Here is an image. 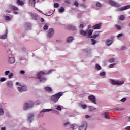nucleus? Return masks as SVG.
Returning <instances> with one entry per match:
<instances>
[{
	"label": "nucleus",
	"instance_id": "f257e3e1",
	"mask_svg": "<svg viewBox=\"0 0 130 130\" xmlns=\"http://www.w3.org/2000/svg\"><path fill=\"white\" fill-rule=\"evenodd\" d=\"M53 72V70L51 69L48 71V72H44L43 71H40L37 75V78L39 79L40 82H43L44 81H46V78L44 77L45 75H49L51 73Z\"/></svg>",
	"mask_w": 130,
	"mask_h": 130
},
{
	"label": "nucleus",
	"instance_id": "f03ea898",
	"mask_svg": "<svg viewBox=\"0 0 130 130\" xmlns=\"http://www.w3.org/2000/svg\"><path fill=\"white\" fill-rule=\"evenodd\" d=\"M62 95H63L62 92H58L54 95H52L51 97V101H53V102H57L59 98H60Z\"/></svg>",
	"mask_w": 130,
	"mask_h": 130
},
{
	"label": "nucleus",
	"instance_id": "7ed1b4c3",
	"mask_svg": "<svg viewBox=\"0 0 130 130\" xmlns=\"http://www.w3.org/2000/svg\"><path fill=\"white\" fill-rule=\"evenodd\" d=\"M110 83L111 84V85H123L124 84V81H116L115 80L110 79Z\"/></svg>",
	"mask_w": 130,
	"mask_h": 130
},
{
	"label": "nucleus",
	"instance_id": "20e7f679",
	"mask_svg": "<svg viewBox=\"0 0 130 130\" xmlns=\"http://www.w3.org/2000/svg\"><path fill=\"white\" fill-rule=\"evenodd\" d=\"M87 122L84 121L82 123V125L78 127V130H87Z\"/></svg>",
	"mask_w": 130,
	"mask_h": 130
},
{
	"label": "nucleus",
	"instance_id": "39448f33",
	"mask_svg": "<svg viewBox=\"0 0 130 130\" xmlns=\"http://www.w3.org/2000/svg\"><path fill=\"white\" fill-rule=\"evenodd\" d=\"M88 99L92 103H93L94 104H97V103L96 102V96H95L93 95H90L88 96Z\"/></svg>",
	"mask_w": 130,
	"mask_h": 130
},
{
	"label": "nucleus",
	"instance_id": "423d86ee",
	"mask_svg": "<svg viewBox=\"0 0 130 130\" xmlns=\"http://www.w3.org/2000/svg\"><path fill=\"white\" fill-rule=\"evenodd\" d=\"M109 3L112 7H115L116 8H119L120 7V4L113 1V0H109Z\"/></svg>",
	"mask_w": 130,
	"mask_h": 130
},
{
	"label": "nucleus",
	"instance_id": "0eeeda50",
	"mask_svg": "<svg viewBox=\"0 0 130 130\" xmlns=\"http://www.w3.org/2000/svg\"><path fill=\"white\" fill-rule=\"evenodd\" d=\"M101 27H102V23H100L92 26V28L94 30H99L101 29Z\"/></svg>",
	"mask_w": 130,
	"mask_h": 130
},
{
	"label": "nucleus",
	"instance_id": "6e6552de",
	"mask_svg": "<svg viewBox=\"0 0 130 130\" xmlns=\"http://www.w3.org/2000/svg\"><path fill=\"white\" fill-rule=\"evenodd\" d=\"M53 34H54V30L52 28H50L48 31L47 36L52 37V36H53Z\"/></svg>",
	"mask_w": 130,
	"mask_h": 130
},
{
	"label": "nucleus",
	"instance_id": "1a4fd4ad",
	"mask_svg": "<svg viewBox=\"0 0 130 130\" xmlns=\"http://www.w3.org/2000/svg\"><path fill=\"white\" fill-rule=\"evenodd\" d=\"M128 9H130V5H126L125 6L120 8L118 9V11H122L125 10H128Z\"/></svg>",
	"mask_w": 130,
	"mask_h": 130
},
{
	"label": "nucleus",
	"instance_id": "9d476101",
	"mask_svg": "<svg viewBox=\"0 0 130 130\" xmlns=\"http://www.w3.org/2000/svg\"><path fill=\"white\" fill-rule=\"evenodd\" d=\"M33 102H31V104H25V105L24 106V109L26 110V109H28V108H31L33 107Z\"/></svg>",
	"mask_w": 130,
	"mask_h": 130
},
{
	"label": "nucleus",
	"instance_id": "9b49d317",
	"mask_svg": "<svg viewBox=\"0 0 130 130\" xmlns=\"http://www.w3.org/2000/svg\"><path fill=\"white\" fill-rule=\"evenodd\" d=\"M17 89L19 92H25V91H27V87L24 86L22 87H18Z\"/></svg>",
	"mask_w": 130,
	"mask_h": 130
},
{
	"label": "nucleus",
	"instance_id": "f8f14e48",
	"mask_svg": "<svg viewBox=\"0 0 130 130\" xmlns=\"http://www.w3.org/2000/svg\"><path fill=\"white\" fill-rule=\"evenodd\" d=\"M8 62L10 64H13V63H15V58L12 57H9L8 58Z\"/></svg>",
	"mask_w": 130,
	"mask_h": 130
},
{
	"label": "nucleus",
	"instance_id": "ddd939ff",
	"mask_svg": "<svg viewBox=\"0 0 130 130\" xmlns=\"http://www.w3.org/2000/svg\"><path fill=\"white\" fill-rule=\"evenodd\" d=\"M8 36V29H6L5 30V34L2 36H0V39H6Z\"/></svg>",
	"mask_w": 130,
	"mask_h": 130
},
{
	"label": "nucleus",
	"instance_id": "4468645a",
	"mask_svg": "<svg viewBox=\"0 0 130 130\" xmlns=\"http://www.w3.org/2000/svg\"><path fill=\"white\" fill-rule=\"evenodd\" d=\"M34 119V115L33 114H29L28 115V120L29 121V123H31L32 122V120Z\"/></svg>",
	"mask_w": 130,
	"mask_h": 130
},
{
	"label": "nucleus",
	"instance_id": "2eb2a0df",
	"mask_svg": "<svg viewBox=\"0 0 130 130\" xmlns=\"http://www.w3.org/2000/svg\"><path fill=\"white\" fill-rule=\"evenodd\" d=\"M113 41L112 40L107 39L106 41V44L107 46H110L112 44Z\"/></svg>",
	"mask_w": 130,
	"mask_h": 130
},
{
	"label": "nucleus",
	"instance_id": "dca6fc26",
	"mask_svg": "<svg viewBox=\"0 0 130 130\" xmlns=\"http://www.w3.org/2000/svg\"><path fill=\"white\" fill-rule=\"evenodd\" d=\"M30 17L32 18L33 20H37V15L36 14H34L32 12L29 13Z\"/></svg>",
	"mask_w": 130,
	"mask_h": 130
},
{
	"label": "nucleus",
	"instance_id": "f3484780",
	"mask_svg": "<svg viewBox=\"0 0 130 130\" xmlns=\"http://www.w3.org/2000/svg\"><path fill=\"white\" fill-rule=\"evenodd\" d=\"M68 28L69 30H71V31H75L76 30V27L72 25H69L68 26Z\"/></svg>",
	"mask_w": 130,
	"mask_h": 130
},
{
	"label": "nucleus",
	"instance_id": "a211bd4d",
	"mask_svg": "<svg viewBox=\"0 0 130 130\" xmlns=\"http://www.w3.org/2000/svg\"><path fill=\"white\" fill-rule=\"evenodd\" d=\"M79 32L82 36H87V31L85 30L81 29L79 31Z\"/></svg>",
	"mask_w": 130,
	"mask_h": 130
},
{
	"label": "nucleus",
	"instance_id": "6ab92c4d",
	"mask_svg": "<svg viewBox=\"0 0 130 130\" xmlns=\"http://www.w3.org/2000/svg\"><path fill=\"white\" fill-rule=\"evenodd\" d=\"M7 86L9 88H12L13 87V83L11 81H8L7 82Z\"/></svg>",
	"mask_w": 130,
	"mask_h": 130
},
{
	"label": "nucleus",
	"instance_id": "aec40b11",
	"mask_svg": "<svg viewBox=\"0 0 130 130\" xmlns=\"http://www.w3.org/2000/svg\"><path fill=\"white\" fill-rule=\"evenodd\" d=\"M50 111H52V109H44L41 111L42 112H49Z\"/></svg>",
	"mask_w": 130,
	"mask_h": 130
},
{
	"label": "nucleus",
	"instance_id": "412c9836",
	"mask_svg": "<svg viewBox=\"0 0 130 130\" xmlns=\"http://www.w3.org/2000/svg\"><path fill=\"white\" fill-rule=\"evenodd\" d=\"M16 4L19 6H24V2L21 1V0H17Z\"/></svg>",
	"mask_w": 130,
	"mask_h": 130
},
{
	"label": "nucleus",
	"instance_id": "4be33fe9",
	"mask_svg": "<svg viewBox=\"0 0 130 130\" xmlns=\"http://www.w3.org/2000/svg\"><path fill=\"white\" fill-rule=\"evenodd\" d=\"M74 39V38L72 36L68 37L67 39V42L69 43V42H72L73 41V40Z\"/></svg>",
	"mask_w": 130,
	"mask_h": 130
},
{
	"label": "nucleus",
	"instance_id": "5701e85b",
	"mask_svg": "<svg viewBox=\"0 0 130 130\" xmlns=\"http://www.w3.org/2000/svg\"><path fill=\"white\" fill-rule=\"evenodd\" d=\"M12 10H13V11H18L19 10V8H18V7L13 6V5H11L10 6Z\"/></svg>",
	"mask_w": 130,
	"mask_h": 130
},
{
	"label": "nucleus",
	"instance_id": "b1692460",
	"mask_svg": "<svg viewBox=\"0 0 130 130\" xmlns=\"http://www.w3.org/2000/svg\"><path fill=\"white\" fill-rule=\"evenodd\" d=\"M45 90L47 92H51V91H52V89L51 88V87H45Z\"/></svg>",
	"mask_w": 130,
	"mask_h": 130
},
{
	"label": "nucleus",
	"instance_id": "393cba45",
	"mask_svg": "<svg viewBox=\"0 0 130 130\" xmlns=\"http://www.w3.org/2000/svg\"><path fill=\"white\" fill-rule=\"evenodd\" d=\"M63 125L64 127H70V126H71V123H70L69 122H67V123H64Z\"/></svg>",
	"mask_w": 130,
	"mask_h": 130
},
{
	"label": "nucleus",
	"instance_id": "a878e982",
	"mask_svg": "<svg viewBox=\"0 0 130 130\" xmlns=\"http://www.w3.org/2000/svg\"><path fill=\"white\" fill-rule=\"evenodd\" d=\"M25 26L27 27V29H28L29 30L31 29V24H30L29 23H26L25 24Z\"/></svg>",
	"mask_w": 130,
	"mask_h": 130
},
{
	"label": "nucleus",
	"instance_id": "bb28decb",
	"mask_svg": "<svg viewBox=\"0 0 130 130\" xmlns=\"http://www.w3.org/2000/svg\"><path fill=\"white\" fill-rule=\"evenodd\" d=\"M95 69H96V70H98V71H100V70H101L102 68H101V66H100V65L96 64L95 65Z\"/></svg>",
	"mask_w": 130,
	"mask_h": 130
},
{
	"label": "nucleus",
	"instance_id": "cd10ccee",
	"mask_svg": "<svg viewBox=\"0 0 130 130\" xmlns=\"http://www.w3.org/2000/svg\"><path fill=\"white\" fill-rule=\"evenodd\" d=\"M89 109L90 110V111H93V110H96V108L90 106L89 107Z\"/></svg>",
	"mask_w": 130,
	"mask_h": 130
},
{
	"label": "nucleus",
	"instance_id": "c85d7f7f",
	"mask_svg": "<svg viewBox=\"0 0 130 130\" xmlns=\"http://www.w3.org/2000/svg\"><path fill=\"white\" fill-rule=\"evenodd\" d=\"M125 19V16H124V15H121L119 17V20H120L121 21H124Z\"/></svg>",
	"mask_w": 130,
	"mask_h": 130
},
{
	"label": "nucleus",
	"instance_id": "c756f323",
	"mask_svg": "<svg viewBox=\"0 0 130 130\" xmlns=\"http://www.w3.org/2000/svg\"><path fill=\"white\" fill-rule=\"evenodd\" d=\"M115 27L116 28H117V30H121V26H120V25L116 24L115 25Z\"/></svg>",
	"mask_w": 130,
	"mask_h": 130
},
{
	"label": "nucleus",
	"instance_id": "7c9ffc66",
	"mask_svg": "<svg viewBox=\"0 0 130 130\" xmlns=\"http://www.w3.org/2000/svg\"><path fill=\"white\" fill-rule=\"evenodd\" d=\"M59 12L60 13H63L64 12V8L63 7H60L59 9Z\"/></svg>",
	"mask_w": 130,
	"mask_h": 130
},
{
	"label": "nucleus",
	"instance_id": "2f4dec72",
	"mask_svg": "<svg viewBox=\"0 0 130 130\" xmlns=\"http://www.w3.org/2000/svg\"><path fill=\"white\" fill-rule=\"evenodd\" d=\"M93 30L92 29H89V31H88V34L89 36H91L93 34Z\"/></svg>",
	"mask_w": 130,
	"mask_h": 130
},
{
	"label": "nucleus",
	"instance_id": "473e14b6",
	"mask_svg": "<svg viewBox=\"0 0 130 130\" xmlns=\"http://www.w3.org/2000/svg\"><path fill=\"white\" fill-rule=\"evenodd\" d=\"M5 20H6V21H9L11 20V17L9 16L6 15L5 16Z\"/></svg>",
	"mask_w": 130,
	"mask_h": 130
},
{
	"label": "nucleus",
	"instance_id": "72a5a7b5",
	"mask_svg": "<svg viewBox=\"0 0 130 130\" xmlns=\"http://www.w3.org/2000/svg\"><path fill=\"white\" fill-rule=\"evenodd\" d=\"M99 37V34H95L93 36L90 37V38H97V37Z\"/></svg>",
	"mask_w": 130,
	"mask_h": 130
},
{
	"label": "nucleus",
	"instance_id": "f704fd0d",
	"mask_svg": "<svg viewBox=\"0 0 130 130\" xmlns=\"http://www.w3.org/2000/svg\"><path fill=\"white\" fill-rule=\"evenodd\" d=\"M80 6L83 8V9H86L87 8V6H86L85 4L84 3L80 4Z\"/></svg>",
	"mask_w": 130,
	"mask_h": 130
},
{
	"label": "nucleus",
	"instance_id": "c9c22d12",
	"mask_svg": "<svg viewBox=\"0 0 130 130\" xmlns=\"http://www.w3.org/2000/svg\"><path fill=\"white\" fill-rule=\"evenodd\" d=\"M91 42L92 45H95V44H96V40L95 39H92Z\"/></svg>",
	"mask_w": 130,
	"mask_h": 130
},
{
	"label": "nucleus",
	"instance_id": "e433bc0d",
	"mask_svg": "<svg viewBox=\"0 0 130 130\" xmlns=\"http://www.w3.org/2000/svg\"><path fill=\"white\" fill-rule=\"evenodd\" d=\"M81 106L82 108H83V109H86V108H87V105L86 104H81Z\"/></svg>",
	"mask_w": 130,
	"mask_h": 130
},
{
	"label": "nucleus",
	"instance_id": "4c0bfd02",
	"mask_svg": "<svg viewBox=\"0 0 130 130\" xmlns=\"http://www.w3.org/2000/svg\"><path fill=\"white\" fill-rule=\"evenodd\" d=\"M105 75H106V73L104 72L100 73V76H101L102 77H104Z\"/></svg>",
	"mask_w": 130,
	"mask_h": 130
},
{
	"label": "nucleus",
	"instance_id": "58836bf2",
	"mask_svg": "<svg viewBox=\"0 0 130 130\" xmlns=\"http://www.w3.org/2000/svg\"><path fill=\"white\" fill-rule=\"evenodd\" d=\"M58 7H59V4L56 3L54 4V8H58Z\"/></svg>",
	"mask_w": 130,
	"mask_h": 130
},
{
	"label": "nucleus",
	"instance_id": "ea45409f",
	"mask_svg": "<svg viewBox=\"0 0 130 130\" xmlns=\"http://www.w3.org/2000/svg\"><path fill=\"white\" fill-rule=\"evenodd\" d=\"M44 30H48V25L47 24H46L43 27Z\"/></svg>",
	"mask_w": 130,
	"mask_h": 130
},
{
	"label": "nucleus",
	"instance_id": "a19ab883",
	"mask_svg": "<svg viewBox=\"0 0 130 130\" xmlns=\"http://www.w3.org/2000/svg\"><path fill=\"white\" fill-rule=\"evenodd\" d=\"M4 110L2 108L0 109V115H4Z\"/></svg>",
	"mask_w": 130,
	"mask_h": 130
},
{
	"label": "nucleus",
	"instance_id": "79ce46f5",
	"mask_svg": "<svg viewBox=\"0 0 130 130\" xmlns=\"http://www.w3.org/2000/svg\"><path fill=\"white\" fill-rule=\"evenodd\" d=\"M109 62H110V63H112V62H114V58L109 59Z\"/></svg>",
	"mask_w": 130,
	"mask_h": 130
},
{
	"label": "nucleus",
	"instance_id": "37998d69",
	"mask_svg": "<svg viewBox=\"0 0 130 130\" xmlns=\"http://www.w3.org/2000/svg\"><path fill=\"white\" fill-rule=\"evenodd\" d=\"M6 80L7 79H6V78L3 77L0 79V82H5Z\"/></svg>",
	"mask_w": 130,
	"mask_h": 130
},
{
	"label": "nucleus",
	"instance_id": "c03bdc74",
	"mask_svg": "<svg viewBox=\"0 0 130 130\" xmlns=\"http://www.w3.org/2000/svg\"><path fill=\"white\" fill-rule=\"evenodd\" d=\"M104 117H105V118H106V119H110V117H109V116L106 114H105Z\"/></svg>",
	"mask_w": 130,
	"mask_h": 130
},
{
	"label": "nucleus",
	"instance_id": "a18cd8bd",
	"mask_svg": "<svg viewBox=\"0 0 130 130\" xmlns=\"http://www.w3.org/2000/svg\"><path fill=\"white\" fill-rule=\"evenodd\" d=\"M70 127H71L72 129H75V127H76V126H75V124H73L72 125H70Z\"/></svg>",
	"mask_w": 130,
	"mask_h": 130
},
{
	"label": "nucleus",
	"instance_id": "49530a36",
	"mask_svg": "<svg viewBox=\"0 0 130 130\" xmlns=\"http://www.w3.org/2000/svg\"><path fill=\"white\" fill-rule=\"evenodd\" d=\"M96 7H98V8H101V4H100V3L97 2L96 4Z\"/></svg>",
	"mask_w": 130,
	"mask_h": 130
},
{
	"label": "nucleus",
	"instance_id": "de8ad7c7",
	"mask_svg": "<svg viewBox=\"0 0 130 130\" xmlns=\"http://www.w3.org/2000/svg\"><path fill=\"white\" fill-rule=\"evenodd\" d=\"M10 71H6L4 72V74L5 75V76H8V75H9V74H10Z\"/></svg>",
	"mask_w": 130,
	"mask_h": 130
},
{
	"label": "nucleus",
	"instance_id": "09e8293b",
	"mask_svg": "<svg viewBox=\"0 0 130 130\" xmlns=\"http://www.w3.org/2000/svg\"><path fill=\"white\" fill-rule=\"evenodd\" d=\"M13 73H10L9 75L8 76V78L9 79H12V77H13Z\"/></svg>",
	"mask_w": 130,
	"mask_h": 130
},
{
	"label": "nucleus",
	"instance_id": "8fccbe9b",
	"mask_svg": "<svg viewBox=\"0 0 130 130\" xmlns=\"http://www.w3.org/2000/svg\"><path fill=\"white\" fill-rule=\"evenodd\" d=\"M121 102H125L126 101V98H123L122 99H121Z\"/></svg>",
	"mask_w": 130,
	"mask_h": 130
},
{
	"label": "nucleus",
	"instance_id": "3c124183",
	"mask_svg": "<svg viewBox=\"0 0 130 130\" xmlns=\"http://www.w3.org/2000/svg\"><path fill=\"white\" fill-rule=\"evenodd\" d=\"M74 5L76 7H79V3H78L77 1H76L74 3Z\"/></svg>",
	"mask_w": 130,
	"mask_h": 130
},
{
	"label": "nucleus",
	"instance_id": "603ef678",
	"mask_svg": "<svg viewBox=\"0 0 130 130\" xmlns=\"http://www.w3.org/2000/svg\"><path fill=\"white\" fill-rule=\"evenodd\" d=\"M79 28H80L81 29H84V24H80Z\"/></svg>",
	"mask_w": 130,
	"mask_h": 130
},
{
	"label": "nucleus",
	"instance_id": "864d4df0",
	"mask_svg": "<svg viewBox=\"0 0 130 130\" xmlns=\"http://www.w3.org/2000/svg\"><path fill=\"white\" fill-rule=\"evenodd\" d=\"M57 110H59L60 111L61 110V107H60V106H58L56 108Z\"/></svg>",
	"mask_w": 130,
	"mask_h": 130
},
{
	"label": "nucleus",
	"instance_id": "5fc2aeb1",
	"mask_svg": "<svg viewBox=\"0 0 130 130\" xmlns=\"http://www.w3.org/2000/svg\"><path fill=\"white\" fill-rule=\"evenodd\" d=\"M121 36H123V34H119L117 35V38H119V37H121Z\"/></svg>",
	"mask_w": 130,
	"mask_h": 130
},
{
	"label": "nucleus",
	"instance_id": "6e6d98bb",
	"mask_svg": "<svg viewBox=\"0 0 130 130\" xmlns=\"http://www.w3.org/2000/svg\"><path fill=\"white\" fill-rule=\"evenodd\" d=\"M113 66H115V63L111 64L109 66V68L111 69V68H113Z\"/></svg>",
	"mask_w": 130,
	"mask_h": 130
},
{
	"label": "nucleus",
	"instance_id": "4d7b16f0",
	"mask_svg": "<svg viewBox=\"0 0 130 130\" xmlns=\"http://www.w3.org/2000/svg\"><path fill=\"white\" fill-rule=\"evenodd\" d=\"M20 74H21V75H24V74H25V71L24 70H21L20 71Z\"/></svg>",
	"mask_w": 130,
	"mask_h": 130
},
{
	"label": "nucleus",
	"instance_id": "13d9d810",
	"mask_svg": "<svg viewBox=\"0 0 130 130\" xmlns=\"http://www.w3.org/2000/svg\"><path fill=\"white\" fill-rule=\"evenodd\" d=\"M121 49L122 50H124V49H126V47H124V46H123L121 47Z\"/></svg>",
	"mask_w": 130,
	"mask_h": 130
},
{
	"label": "nucleus",
	"instance_id": "bf43d9fd",
	"mask_svg": "<svg viewBox=\"0 0 130 130\" xmlns=\"http://www.w3.org/2000/svg\"><path fill=\"white\" fill-rule=\"evenodd\" d=\"M85 117V118L87 119V118H89L90 117V116L88 115H86Z\"/></svg>",
	"mask_w": 130,
	"mask_h": 130
},
{
	"label": "nucleus",
	"instance_id": "052dcab7",
	"mask_svg": "<svg viewBox=\"0 0 130 130\" xmlns=\"http://www.w3.org/2000/svg\"><path fill=\"white\" fill-rule=\"evenodd\" d=\"M125 129L126 130H130V126H127L125 127Z\"/></svg>",
	"mask_w": 130,
	"mask_h": 130
},
{
	"label": "nucleus",
	"instance_id": "680f3d73",
	"mask_svg": "<svg viewBox=\"0 0 130 130\" xmlns=\"http://www.w3.org/2000/svg\"><path fill=\"white\" fill-rule=\"evenodd\" d=\"M5 12H6V13H7V14H9V13H11V11H9V10H6Z\"/></svg>",
	"mask_w": 130,
	"mask_h": 130
},
{
	"label": "nucleus",
	"instance_id": "e2e57ef3",
	"mask_svg": "<svg viewBox=\"0 0 130 130\" xmlns=\"http://www.w3.org/2000/svg\"><path fill=\"white\" fill-rule=\"evenodd\" d=\"M88 29H91V28H92V26L91 25H88Z\"/></svg>",
	"mask_w": 130,
	"mask_h": 130
},
{
	"label": "nucleus",
	"instance_id": "0e129e2a",
	"mask_svg": "<svg viewBox=\"0 0 130 130\" xmlns=\"http://www.w3.org/2000/svg\"><path fill=\"white\" fill-rule=\"evenodd\" d=\"M71 0H65V1H64V2L65 3H68V4H69V3H70V1Z\"/></svg>",
	"mask_w": 130,
	"mask_h": 130
},
{
	"label": "nucleus",
	"instance_id": "69168bd1",
	"mask_svg": "<svg viewBox=\"0 0 130 130\" xmlns=\"http://www.w3.org/2000/svg\"><path fill=\"white\" fill-rule=\"evenodd\" d=\"M41 22H44V19H43V18H41Z\"/></svg>",
	"mask_w": 130,
	"mask_h": 130
},
{
	"label": "nucleus",
	"instance_id": "338daca9",
	"mask_svg": "<svg viewBox=\"0 0 130 130\" xmlns=\"http://www.w3.org/2000/svg\"><path fill=\"white\" fill-rule=\"evenodd\" d=\"M1 130H6V127H2Z\"/></svg>",
	"mask_w": 130,
	"mask_h": 130
},
{
	"label": "nucleus",
	"instance_id": "774afa93",
	"mask_svg": "<svg viewBox=\"0 0 130 130\" xmlns=\"http://www.w3.org/2000/svg\"><path fill=\"white\" fill-rule=\"evenodd\" d=\"M14 14H15V15H18V12L15 11Z\"/></svg>",
	"mask_w": 130,
	"mask_h": 130
}]
</instances>
